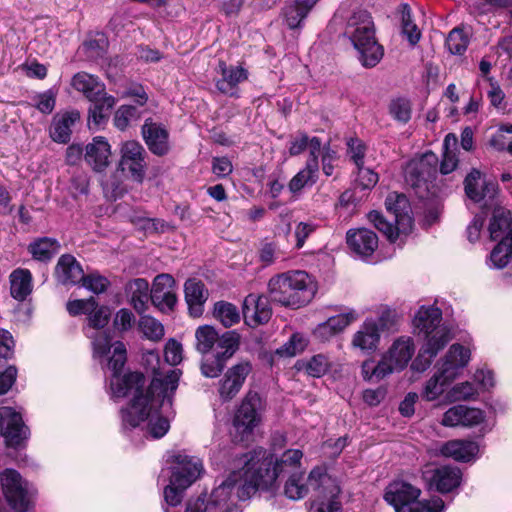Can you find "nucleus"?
<instances>
[{
	"label": "nucleus",
	"instance_id": "f257e3e1",
	"mask_svg": "<svg viewBox=\"0 0 512 512\" xmlns=\"http://www.w3.org/2000/svg\"><path fill=\"white\" fill-rule=\"evenodd\" d=\"M180 376L179 369H171L164 375L155 371L145 393H143L145 383L138 391L132 389L128 395L133 394V400L121 411L123 430L138 428L142 423L147 422L145 427H141V430L145 431L144 435L153 439L162 438L170 428V416L174 415L173 397L178 388Z\"/></svg>",
	"mask_w": 512,
	"mask_h": 512
},
{
	"label": "nucleus",
	"instance_id": "f03ea898",
	"mask_svg": "<svg viewBox=\"0 0 512 512\" xmlns=\"http://www.w3.org/2000/svg\"><path fill=\"white\" fill-rule=\"evenodd\" d=\"M302 457L301 450L289 449L279 460H274L273 456L261 447L244 454L240 458V462L244 464L241 469L243 484L238 492L241 500L250 498L257 490L272 488L279 474L297 468Z\"/></svg>",
	"mask_w": 512,
	"mask_h": 512
},
{
	"label": "nucleus",
	"instance_id": "7ed1b4c3",
	"mask_svg": "<svg viewBox=\"0 0 512 512\" xmlns=\"http://www.w3.org/2000/svg\"><path fill=\"white\" fill-rule=\"evenodd\" d=\"M87 337L92 340L93 357L102 364L107 354L113 348V354L108 359L106 367L112 371L110 388L114 397H125L135 389L136 391L145 383V377L139 372H132L121 376L122 369L127 360L126 347L123 342L116 341L111 344V336L106 331H86Z\"/></svg>",
	"mask_w": 512,
	"mask_h": 512
},
{
	"label": "nucleus",
	"instance_id": "20e7f679",
	"mask_svg": "<svg viewBox=\"0 0 512 512\" xmlns=\"http://www.w3.org/2000/svg\"><path fill=\"white\" fill-rule=\"evenodd\" d=\"M413 325L415 333L424 340V344L412 368L423 372L452 337L448 326L442 323V311L434 305L421 306L413 319Z\"/></svg>",
	"mask_w": 512,
	"mask_h": 512
},
{
	"label": "nucleus",
	"instance_id": "39448f33",
	"mask_svg": "<svg viewBox=\"0 0 512 512\" xmlns=\"http://www.w3.org/2000/svg\"><path fill=\"white\" fill-rule=\"evenodd\" d=\"M268 294L273 302L299 308L311 301L314 295V286L305 271H288L275 275L269 280Z\"/></svg>",
	"mask_w": 512,
	"mask_h": 512
},
{
	"label": "nucleus",
	"instance_id": "423d86ee",
	"mask_svg": "<svg viewBox=\"0 0 512 512\" xmlns=\"http://www.w3.org/2000/svg\"><path fill=\"white\" fill-rule=\"evenodd\" d=\"M344 35L358 51L364 67L372 68L380 62L383 48L376 40L374 22L367 11H356L348 18Z\"/></svg>",
	"mask_w": 512,
	"mask_h": 512
},
{
	"label": "nucleus",
	"instance_id": "0eeeda50",
	"mask_svg": "<svg viewBox=\"0 0 512 512\" xmlns=\"http://www.w3.org/2000/svg\"><path fill=\"white\" fill-rule=\"evenodd\" d=\"M385 206L392 220L386 219L378 211H371L368 218L390 242H396L400 235H408L413 228L411 207L407 197L396 192L387 196Z\"/></svg>",
	"mask_w": 512,
	"mask_h": 512
},
{
	"label": "nucleus",
	"instance_id": "6e6552de",
	"mask_svg": "<svg viewBox=\"0 0 512 512\" xmlns=\"http://www.w3.org/2000/svg\"><path fill=\"white\" fill-rule=\"evenodd\" d=\"M470 360V351L460 344H453L444 358L436 365V372L425 383L421 397L426 401L436 400L446 387L459 375Z\"/></svg>",
	"mask_w": 512,
	"mask_h": 512
},
{
	"label": "nucleus",
	"instance_id": "1a4fd4ad",
	"mask_svg": "<svg viewBox=\"0 0 512 512\" xmlns=\"http://www.w3.org/2000/svg\"><path fill=\"white\" fill-rule=\"evenodd\" d=\"M420 494L421 490L412 484L395 480L387 486L384 499L395 508L396 512H441L444 509L441 498L417 501Z\"/></svg>",
	"mask_w": 512,
	"mask_h": 512
},
{
	"label": "nucleus",
	"instance_id": "9d476101",
	"mask_svg": "<svg viewBox=\"0 0 512 512\" xmlns=\"http://www.w3.org/2000/svg\"><path fill=\"white\" fill-rule=\"evenodd\" d=\"M170 483L164 489V499L170 506L181 503L183 492L200 476L203 466L199 459L186 455L175 456Z\"/></svg>",
	"mask_w": 512,
	"mask_h": 512
},
{
	"label": "nucleus",
	"instance_id": "9b49d317",
	"mask_svg": "<svg viewBox=\"0 0 512 512\" xmlns=\"http://www.w3.org/2000/svg\"><path fill=\"white\" fill-rule=\"evenodd\" d=\"M262 399L255 391H249L235 413L233 426L239 441L248 440L261 422Z\"/></svg>",
	"mask_w": 512,
	"mask_h": 512
},
{
	"label": "nucleus",
	"instance_id": "f8f14e48",
	"mask_svg": "<svg viewBox=\"0 0 512 512\" xmlns=\"http://www.w3.org/2000/svg\"><path fill=\"white\" fill-rule=\"evenodd\" d=\"M330 484V477L323 469L317 467L311 470L307 479L302 472H293L285 483L284 493L291 500H299L304 498L310 489H326Z\"/></svg>",
	"mask_w": 512,
	"mask_h": 512
},
{
	"label": "nucleus",
	"instance_id": "ddd939ff",
	"mask_svg": "<svg viewBox=\"0 0 512 512\" xmlns=\"http://www.w3.org/2000/svg\"><path fill=\"white\" fill-rule=\"evenodd\" d=\"M240 346L239 333H228L218 345V350L211 356L206 354L201 361V373L207 378L218 377L226 362L236 353Z\"/></svg>",
	"mask_w": 512,
	"mask_h": 512
},
{
	"label": "nucleus",
	"instance_id": "4468645a",
	"mask_svg": "<svg viewBox=\"0 0 512 512\" xmlns=\"http://www.w3.org/2000/svg\"><path fill=\"white\" fill-rule=\"evenodd\" d=\"M2 491L15 512H26L29 506L27 483L14 469H5L0 476Z\"/></svg>",
	"mask_w": 512,
	"mask_h": 512
},
{
	"label": "nucleus",
	"instance_id": "2eb2a0df",
	"mask_svg": "<svg viewBox=\"0 0 512 512\" xmlns=\"http://www.w3.org/2000/svg\"><path fill=\"white\" fill-rule=\"evenodd\" d=\"M0 433L9 447H17L29 436V429L24 424L21 413L12 407L0 408Z\"/></svg>",
	"mask_w": 512,
	"mask_h": 512
},
{
	"label": "nucleus",
	"instance_id": "dca6fc26",
	"mask_svg": "<svg viewBox=\"0 0 512 512\" xmlns=\"http://www.w3.org/2000/svg\"><path fill=\"white\" fill-rule=\"evenodd\" d=\"M243 484V472H233L222 484L216 487L210 495L212 512H240L239 507L231 501L232 492ZM239 496V493H237ZM241 499L240 497H238Z\"/></svg>",
	"mask_w": 512,
	"mask_h": 512
},
{
	"label": "nucleus",
	"instance_id": "f3484780",
	"mask_svg": "<svg viewBox=\"0 0 512 512\" xmlns=\"http://www.w3.org/2000/svg\"><path fill=\"white\" fill-rule=\"evenodd\" d=\"M145 149L137 141H127L121 147L119 166L123 172H128L131 178L141 183L145 176Z\"/></svg>",
	"mask_w": 512,
	"mask_h": 512
},
{
	"label": "nucleus",
	"instance_id": "a211bd4d",
	"mask_svg": "<svg viewBox=\"0 0 512 512\" xmlns=\"http://www.w3.org/2000/svg\"><path fill=\"white\" fill-rule=\"evenodd\" d=\"M251 371L252 364L248 360H242L228 368L218 383V393L221 400L229 401L233 399L241 390Z\"/></svg>",
	"mask_w": 512,
	"mask_h": 512
},
{
	"label": "nucleus",
	"instance_id": "6ab92c4d",
	"mask_svg": "<svg viewBox=\"0 0 512 512\" xmlns=\"http://www.w3.org/2000/svg\"><path fill=\"white\" fill-rule=\"evenodd\" d=\"M152 304L163 312L171 311L177 303L175 280L170 274L155 277L150 290Z\"/></svg>",
	"mask_w": 512,
	"mask_h": 512
},
{
	"label": "nucleus",
	"instance_id": "aec40b11",
	"mask_svg": "<svg viewBox=\"0 0 512 512\" xmlns=\"http://www.w3.org/2000/svg\"><path fill=\"white\" fill-rule=\"evenodd\" d=\"M242 312L245 323L253 328L266 324L272 316L269 299L253 293L245 297Z\"/></svg>",
	"mask_w": 512,
	"mask_h": 512
},
{
	"label": "nucleus",
	"instance_id": "412c9836",
	"mask_svg": "<svg viewBox=\"0 0 512 512\" xmlns=\"http://www.w3.org/2000/svg\"><path fill=\"white\" fill-rule=\"evenodd\" d=\"M346 241L352 253L362 260L372 257L379 244L377 234L367 228L350 229Z\"/></svg>",
	"mask_w": 512,
	"mask_h": 512
},
{
	"label": "nucleus",
	"instance_id": "4be33fe9",
	"mask_svg": "<svg viewBox=\"0 0 512 512\" xmlns=\"http://www.w3.org/2000/svg\"><path fill=\"white\" fill-rule=\"evenodd\" d=\"M423 478L431 488H435L440 493H448L459 486L461 471L452 466L427 467L423 471Z\"/></svg>",
	"mask_w": 512,
	"mask_h": 512
},
{
	"label": "nucleus",
	"instance_id": "5701e85b",
	"mask_svg": "<svg viewBox=\"0 0 512 512\" xmlns=\"http://www.w3.org/2000/svg\"><path fill=\"white\" fill-rule=\"evenodd\" d=\"M143 139L151 153L164 156L170 150L169 132L160 123L147 119L141 129Z\"/></svg>",
	"mask_w": 512,
	"mask_h": 512
},
{
	"label": "nucleus",
	"instance_id": "b1692460",
	"mask_svg": "<svg viewBox=\"0 0 512 512\" xmlns=\"http://www.w3.org/2000/svg\"><path fill=\"white\" fill-rule=\"evenodd\" d=\"M359 317L360 315L353 309L332 316L328 318L327 321L318 324L313 331V335L315 339L321 342L329 341L331 338L344 331L351 323L358 320Z\"/></svg>",
	"mask_w": 512,
	"mask_h": 512
},
{
	"label": "nucleus",
	"instance_id": "393cba45",
	"mask_svg": "<svg viewBox=\"0 0 512 512\" xmlns=\"http://www.w3.org/2000/svg\"><path fill=\"white\" fill-rule=\"evenodd\" d=\"M319 0H287L282 8L284 25L290 30H301L304 21Z\"/></svg>",
	"mask_w": 512,
	"mask_h": 512
},
{
	"label": "nucleus",
	"instance_id": "a878e982",
	"mask_svg": "<svg viewBox=\"0 0 512 512\" xmlns=\"http://www.w3.org/2000/svg\"><path fill=\"white\" fill-rule=\"evenodd\" d=\"M380 341V330L376 320L366 319L360 328L354 333L351 345L364 353L374 352Z\"/></svg>",
	"mask_w": 512,
	"mask_h": 512
},
{
	"label": "nucleus",
	"instance_id": "bb28decb",
	"mask_svg": "<svg viewBox=\"0 0 512 512\" xmlns=\"http://www.w3.org/2000/svg\"><path fill=\"white\" fill-rule=\"evenodd\" d=\"M111 149L104 137L97 136L86 145L84 159L96 172L106 169L110 163Z\"/></svg>",
	"mask_w": 512,
	"mask_h": 512
},
{
	"label": "nucleus",
	"instance_id": "cd10ccee",
	"mask_svg": "<svg viewBox=\"0 0 512 512\" xmlns=\"http://www.w3.org/2000/svg\"><path fill=\"white\" fill-rule=\"evenodd\" d=\"M84 271L81 264L71 254H63L55 267V277L63 285H76L81 283Z\"/></svg>",
	"mask_w": 512,
	"mask_h": 512
},
{
	"label": "nucleus",
	"instance_id": "c85d7f7f",
	"mask_svg": "<svg viewBox=\"0 0 512 512\" xmlns=\"http://www.w3.org/2000/svg\"><path fill=\"white\" fill-rule=\"evenodd\" d=\"M184 293L190 315L193 317L201 316L204 304L209 297L205 284L201 280L190 278L184 284Z\"/></svg>",
	"mask_w": 512,
	"mask_h": 512
},
{
	"label": "nucleus",
	"instance_id": "c756f323",
	"mask_svg": "<svg viewBox=\"0 0 512 512\" xmlns=\"http://www.w3.org/2000/svg\"><path fill=\"white\" fill-rule=\"evenodd\" d=\"M218 71L221 73V78L217 80L216 87L221 93L230 96L236 94L237 85L248 77V73L244 68L227 66L224 61H219Z\"/></svg>",
	"mask_w": 512,
	"mask_h": 512
},
{
	"label": "nucleus",
	"instance_id": "7c9ffc66",
	"mask_svg": "<svg viewBox=\"0 0 512 512\" xmlns=\"http://www.w3.org/2000/svg\"><path fill=\"white\" fill-rule=\"evenodd\" d=\"M478 451L477 443L469 440H450L441 444L439 448L440 455L459 462L472 460Z\"/></svg>",
	"mask_w": 512,
	"mask_h": 512
},
{
	"label": "nucleus",
	"instance_id": "2f4dec72",
	"mask_svg": "<svg viewBox=\"0 0 512 512\" xmlns=\"http://www.w3.org/2000/svg\"><path fill=\"white\" fill-rule=\"evenodd\" d=\"M72 86L90 101L108 96L105 85L97 77L86 72H79L72 78Z\"/></svg>",
	"mask_w": 512,
	"mask_h": 512
},
{
	"label": "nucleus",
	"instance_id": "473e14b6",
	"mask_svg": "<svg viewBox=\"0 0 512 512\" xmlns=\"http://www.w3.org/2000/svg\"><path fill=\"white\" fill-rule=\"evenodd\" d=\"M80 115L77 111L56 114L50 126V136L58 143H67L70 140L72 127L78 121Z\"/></svg>",
	"mask_w": 512,
	"mask_h": 512
},
{
	"label": "nucleus",
	"instance_id": "72a5a7b5",
	"mask_svg": "<svg viewBox=\"0 0 512 512\" xmlns=\"http://www.w3.org/2000/svg\"><path fill=\"white\" fill-rule=\"evenodd\" d=\"M228 333H237L235 330L226 331L219 335L214 327L209 325L200 326L196 329V350L203 355L216 352L218 345Z\"/></svg>",
	"mask_w": 512,
	"mask_h": 512
},
{
	"label": "nucleus",
	"instance_id": "f704fd0d",
	"mask_svg": "<svg viewBox=\"0 0 512 512\" xmlns=\"http://www.w3.org/2000/svg\"><path fill=\"white\" fill-rule=\"evenodd\" d=\"M414 352L413 340L410 337H400L393 342L386 355L387 359H390L396 366V369L400 371L407 366Z\"/></svg>",
	"mask_w": 512,
	"mask_h": 512
},
{
	"label": "nucleus",
	"instance_id": "c9c22d12",
	"mask_svg": "<svg viewBox=\"0 0 512 512\" xmlns=\"http://www.w3.org/2000/svg\"><path fill=\"white\" fill-rule=\"evenodd\" d=\"M489 234L492 240L512 239V213L504 208H496L493 211L489 224Z\"/></svg>",
	"mask_w": 512,
	"mask_h": 512
},
{
	"label": "nucleus",
	"instance_id": "e433bc0d",
	"mask_svg": "<svg viewBox=\"0 0 512 512\" xmlns=\"http://www.w3.org/2000/svg\"><path fill=\"white\" fill-rule=\"evenodd\" d=\"M125 290L134 309L140 314L143 313L150 299L148 281L143 278L133 279L127 283Z\"/></svg>",
	"mask_w": 512,
	"mask_h": 512
},
{
	"label": "nucleus",
	"instance_id": "4c0bfd02",
	"mask_svg": "<svg viewBox=\"0 0 512 512\" xmlns=\"http://www.w3.org/2000/svg\"><path fill=\"white\" fill-rule=\"evenodd\" d=\"M11 296L23 301L32 292V274L28 269L18 268L10 274Z\"/></svg>",
	"mask_w": 512,
	"mask_h": 512
},
{
	"label": "nucleus",
	"instance_id": "58836bf2",
	"mask_svg": "<svg viewBox=\"0 0 512 512\" xmlns=\"http://www.w3.org/2000/svg\"><path fill=\"white\" fill-rule=\"evenodd\" d=\"M60 247V243L57 239L41 237L35 239L28 245V251L31 253L33 259L48 262L59 252Z\"/></svg>",
	"mask_w": 512,
	"mask_h": 512
},
{
	"label": "nucleus",
	"instance_id": "ea45409f",
	"mask_svg": "<svg viewBox=\"0 0 512 512\" xmlns=\"http://www.w3.org/2000/svg\"><path fill=\"white\" fill-rule=\"evenodd\" d=\"M319 168L312 162L306 163L288 183V189L293 195H298L304 188L313 186L318 179Z\"/></svg>",
	"mask_w": 512,
	"mask_h": 512
},
{
	"label": "nucleus",
	"instance_id": "a19ab883",
	"mask_svg": "<svg viewBox=\"0 0 512 512\" xmlns=\"http://www.w3.org/2000/svg\"><path fill=\"white\" fill-rule=\"evenodd\" d=\"M115 102V98L111 95L92 101L89 108V125L93 124L98 127L103 124L108 117L109 111L115 105Z\"/></svg>",
	"mask_w": 512,
	"mask_h": 512
},
{
	"label": "nucleus",
	"instance_id": "79ce46f5",
	"mask_svg": "<svg viewBox=\"0 0 512 512\" xmlns=\"http://www.w3.org/2000/svg\"><path fill=\"white\" fill-rule=\"evenodd\" d=\"M512 256V239L504 238L490 253L489 266L502 269L507 266Z\"/></svg>",
	"mask_w": 512,
	"mask_h": 512
},
{
	"label": "nucleus",
	"instance_id": "37998d69",
	"mask_svg": "<svg viewBox=\"0 0 512 512\" xmlns=\"http://www.w3.org/2000/svg\"><path fill=\"white\" fill-rule=\"evenodd\" d=\"M213 315L224 327L227 328L240 321V313L237 307L234 304L225 301L215 303Z\"/></svg>",
	"mask_w": 512,
	"mask_h": 512
},
{
	"label": "nucleus",
	"instance_id": "c03bdc74",
	"mask_svg": "<svg viewBox=\"0 0 512 512\" xmlns=\"http://www.w3.org/2000/svg\"><path fill=\"white\" fill-rule=\"evenodd\" d=\"M400 13H401V26L402 33L406 36L409 43L414 46L416 45L420 38L421 32L418 29L417 25L413 22L411 17V8L408 4L400 5Z\"/></svg>",
	"mask_w": 512,
	"mask_h": 512
},
{
	"label": "nucleus",
	"instance_id": "a18cd8bd",
	"mask_svg": "<svg viewBox=\"0 0 512 512\" xmlns=\"http://www.w3.org/2000/svg\"><path fill=\"white\" fill-rule=\"evenodd\" d=\"M298 370H304L308 375L319 378L323 376L330 367L328 358L323 354H317L306 361L297 363Z\"/></svg>",
	"mask_w": 512,
	"mask_h": 512
},
{
	"label": "nucleus",
	"instance_id": "49530a36",
	"mask_svg": "<svg viewBox=\"0 0 512 512\" xmlns=\"http://www.w3.org/2000/svg\"><path fill=\"white\" fill-rule=\"evenodd\" d=\"M469 44V33L463 28L456 27L451 30L446 38V47L451 54L462 55Z\"/></svg>",
	"mask_w": 512,
	"mask_h": 512
},
{
	"label": "nucleus",
	"instance_id": "de8ad7c7",
	"mask_svg": "<svg viewBox=\"0 0 512 512\" xmlns=\"http://www.w3.org/2000/svg\"><path fill=\"white\" fill-rule=\"evenodd\" d=\"M141 118V113L137 107L132 105L120 106L114 115V125L121 131L127 129L132 123Z\"/></svg>",
	"mask_w": 512,
	"mask_h": 512
},
{
	"label": "nucleus",
	"instance_id": "09e8293b",
	"mask_svg": "<svg viewBox=\"0 0 512 512\" xmlns=\"http://www.w3.org/2000/svg\"><path fill=\"white\" fill-rule=\"evenodd\" d=\"M329 487L331 489L327 499L315 501L311 506L310 512H341V503L336 499L339 488L333 484L332 480L331 484L328 485Z\"/></svg>",
	"mask_w": 512,
	"mask_h": 512
},
{
	"label": "nucleus",
	"instance_id": "8fccbe9b",
	"mask_svg": "<svg viewBox=\"0 0 512 512\" xmlns=\"http://www.w3.org/2000/svg\"><path fill=\"white\" fill-rule=\"evenodd\" d=\"M389 114L394 120L406 124L411 119V102L403 97L392 99L389 104Z\"/></svg>",
	"mask_w": 512,
	"mask_h": 512
},
{
	"label": "nucleus",
	"instance_id": "3c124183",
	"mask_svg": "<svg viewBox=\"0 0 512 512\" xmlns=\"http://www.w3.org/2000/svg\"><path fill=\"white\" fill-rule=\"evenodd\" d=\"M139 329L149 340L158 341L164 336L163 325L158 320L148 315H144L140 318Z\"/></svg>",
	"mask_w": 512,
	"mask_h": 512
},
{
	"label": "nucleus",
	"instance_id": "603ef678",
	"mask_svg": "<svg viewBox=\"0 0 512 512\" xmlns=\"http://www.w3.org/2000/svg\"><path fill=\"white\" fill-rule=\"evenodd\" d=\"M481 173L473 169L465 178V192L466 195L474 202H480L484 196V188L480 185Z\"/></svg>",
	"mask_w": 512,
	"mask_h": 512
},
{
	"label": "nucleus",
	"instance_id": "864d4df0",
	"mask_svg": "<svg viewBox=\"0 0 512 512\" xmlns=\"http://www.w3.org/2000/svg\"><path fill=\"white\" fill-rule=\"evenodd\" d=\"M107 47L108 40L102 33H97L94 37H91L84 42V49L90 58L102 57L105 54Z\"/></svg>",
	"mask_w": 512,
	"mask_h": 512
},
{
	"label": "nucleus",
	"instance_id": "5fc2aeb1",
	"mask_svg": "<svg viewBox=\"0 0 512 512\" xmlns=\"http://www.w3.org/2000/svg\"><path fill=\"white\" fill-rule=\"evenodd\" d=\"M81 284L94 294H101L107 290L110 282L105 276L100 275L98 272H92L83 275Z\"/></svg>",
	"mask_w": 512,
	"mask_h": 512
},
{
	"label": "nucleus",
	"instance_id": "6e6d98bb",
	"mask_svg": "<svg viewBox=\"0 0 512 512\" xmlns=\"http://www.w3.org/2000/svg\"><path fill=\"white\" fill-rule=\"evenodd\" d=\"M33 105L43 114H50L56 104V93L52 90H46L32 97Z\"/></svg>",
	"mask_w": 512,
	"mask_h": 512
},
{
	"label": "nucleus",
	"instance_id": "4d7b16f0",
	"mask_svg": "<svg viewBox=\"0 0 512 512\" xmlns=\"http://www.w3.org/2000/svg\"><path fill=\"white\" fill-rule=\"evenodd\" d=\"M97 302L93 297L89 299H80L68 301L66 308L71 316L87 314L94 311L97 307Z\"/></svg>",
	"mask_w": 512,
	"mask_h": 512
},
{
	"label": "nucleus",
	"instance_id": "13d9d810",
	"mask_svg": "<svg viewBox=\"0 0 512 512\" xmlns=\"http://www.w3.org/2000/svg\"><path fill=\"white\" fill-rule=\"evenodd\" d=\"M449 395L453 401H463L474 398L477 390L471 382H462L453 386Z\"/></svg>",
	"mask_w": 512,
	"mask_h": 512
},
{
	"label": "nucleus",
	"instance_id": "bf43d9fd",
	"mask_svg": "<svg viewBox=\"0 0 512 512\" xmlns=\"http://www.w3.org/2000/svg\"><path fill=\"white\" fill-rule=\"evenodd\" d=\"M347 147V153L356 167L363 165L366 152L364 143L358 138H350L347 142Z\"/></svg>",
	"mask_w": 512,
	"mask_h": 512
},
{
	"label": "nucleus",
	"instance_id": "052dcab7",
	"mask_svg": "<svg viewBox=\"0 0 512 512\" xmlns=\"http://www.w3.org/2000/svg\"><path fill=\"white\" fill-rule=\"evenodd\" d=\"M109 317L110 312L106 307H96L94 311L88 313L89 328L100 331V329L107 325Z\"/></svg>",
	"mask_w": 512,
	"mask_h": 512
},
{
	"label": "nucleus",
	"instance_id": "680f3d73",
	"mask_svg": "<svg viewBox=\"0 0 512 512\" xmlns=\"http://www.w3.org/2000/svg\"><path fill=\"white\" fill-rule=\"evenodd\" d=\"M357 184L363 189L373 188L379 180L378 174L373 170L364 167L363 165L357 166Z\"/></svg>",
	"mask_w": 512,
	"mask_h": 512
},
{
	"label": "nucleus",
	"instance_id": "e2e57ef3",
	"mask_svg": "<svg viewBox=\"0 0 512 512\" xmlns=\"http://www.w3.org/2000/svg\"><path fill=\"white\" fill-rule=\"evenodd\" d=\"M462 418H463V426L464 427H472L479 425L484 421V412L478 408H470L465 405H462Z\"/></svg>",
	"mask_w": 512,
	"mask_h": 512
},
{
	"label": "nucleus",
	"instance_id": "0e129e2a",
	"mask_svg": "<svg viewBox=\"0 0 512 512\" xmlns=\"http://www.w3.org/2000/svg\"><path fill=\"white\" fill-rule=\"evenodd\" d=\"M165 361L171 365H177L182 360V345L176 340H169L164 351Z\"/></svg>",
	"mask_w": 512,
	"mask_h": 512
},
{
	"label": "nucleus",
	"instance_id": "69168bd1",
	"mask_svg": "<svg viewBox=\"0 0 512 512\" xmlns=\"http://www.w3.org/2000/svg\"><path fill=\"white\" fill-rule=\"evenodd\" d=\"M489 145L496 151H507L512 155V137L498 131L490 138Z\"/></svg>",
	"mask_w": 512,
	"mask_h": 512
},
{
	"label": "nucleus",
	"instance_id": "338daca9",
	"mask_svg": "<svg viewBox=\"0 0 512 512\" xmlns=\"http://www.w3.org/2000/svg\"><path fill=\"white\" fill-rule=\"evenodd\" d=\"M462 405H455L449 408L443 415L441 424L446 427L463 426Z\"/></svg>",
	"mask_w": 512,
	"mask_h": 512
},
{
	"label": "nucleus",
	"instance_id": "774afa93",
	"mask_svg": "<svg viewBox=\"0 0 512 512\" xmlns=\"http://www.w3.org/2000/svg\"><path fill=\"white\" fill-rule=\"evenodd\" d=\"M316 230V225L312 222H300L295 228L296 247L302 248L306 239Z\"/></svg>",
	"mask_w": 512,
	"mask_h": 512
}]
</instances>
